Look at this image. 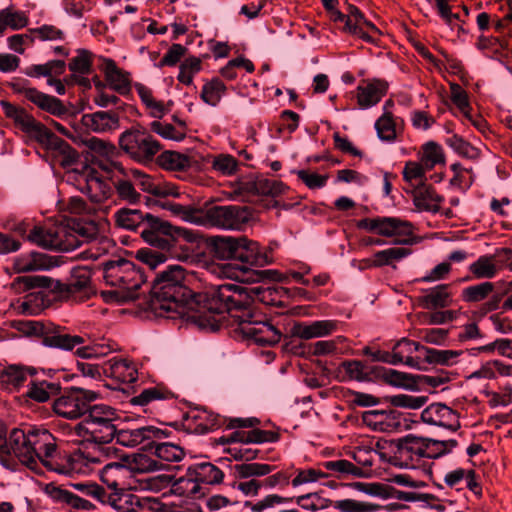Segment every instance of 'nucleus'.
Listing matches in <instances>:
<instances>
[{"label":"nucleus","mask_w":512,"mask_h":512,"mask_svg":"<svg viewBox=\"0 0 512 512\" xmlns=\"http://www.w3.org/2000/svg\"><path fill=\"white\" fill-rule=\"evenodd\" d=\"M185 273L179 265L169 266L154 280L152 309L161 317L181 318L194 323L201 329L215 328L217 318L206 307L208 295L217 287H212L197 299L185 300L188 290L184 286Z\"/></svg>","instance_id":"1"},{"label":"nucleus","mask_w":512,"mask_h":512,"mask_svg":"<svg viewBox=\"0 0 512 512\" xmlns=\"http://www.w3.org/2000/svg\"><path fill=\"white\" fill-rule=\"evenodd\" d=\"M248 298L241 288L233 284H222L211 291L207 297L206 307L217 318L216 331L226 319L235 331L259 345H274L280 341L281 333L270 323L256 319L252 309L247 306Z\"/></svg>","instance_id":"2"},{"label":"nucleus","mask_w":512,"mask_h":512,"mask_svg":"<svg viewBox=\"0 0 512 512\" xmlns=\"http://www.w3.org/2000/svg\"><path fill=\"white\" fill-rule=\"evenodd\" d=\"M104 281L111 290L101 293L108 303H126L139 296V289L145 283L143 273L128 260L107 262L104 266Z\"/></svg>","instance_id":"3"},{"label":"nucleus","mask_w":512,"mask_h":512,"mask_svg":"<svg viewBox=\"0 0 512 512\" xmlns=\"http://www.w3.org/2000/svg\"><path fill=\"white\" fill-rule=\"evenodd\" d=\"M456 446L457 441L454 439L435 440L408 434L398 440L396 454L401 467L418 469L422 467L423 459L439 458Z\"/></svg>","instance_id":"4"},{"label":"nucleus","mask_w":512,"mask_h":512,"mask_svg":"<svg viewBox=\"0 0 512 512\" xmlns=\"http://www.w3.org/2000/svg\"><path fill=\"white\" fill-rule=\"evenodd\" d=\"M236 260L242 265L224 264L219 271L213 270L220 277L235 279L241 282H256L259 274L250 270L248 266L263 267L273 262L271 253L262 248L258 242L241 236V244Z\"/></svg>","instance_id":"5"},{"label":"nucleus","mask_w":512,"mask_h":512,"mask_svg":"<svg viewBox=\"0 0 512 512\" xmlns=\"http://www.w3.org/2000/svg\"><path fill=\"white\" fill-rule=\"evenodd\" d=\"M117 419L115 409L107 405H93L85 418L75 426L77 435L86 441L108 443L115 437Z\"/></svg>","instance_id":"6"},{"label":"nucleus","mask_w":512,"mask_h":512,"mask_svg":"<svg viewBox=\"0 0 512 512\" xmlns=\"http://www.w3.org/2000/svg\"><path fill=\"white\" fill-rule=\"evenodd\" d=\"M147 227L141 231V236L146 243L162 250L170 249L172 244L170 237L174 241L183 240L187 243H195L198 240V234L187 228L173 226L167 221L152 215H145Z\"/></svg>","instance_id":"7"},{"label":"nucleus","mask_w":512,"mask_h":512,"mask_svg":"<svg viewBox=\"0 0 512 512\" xmlns=\"http://www.w3.org/2000/svg\"><path fill=\"white\" fill-rule=\"evenodd\" d=\"M357 227L383 237L393 238L395 244L412 245L417 242L413 224L401 218H365L357 223Z\"/></svg>","instance_id":"8"},{"label":"nucleus","mask_w":512,"mask_h":512,"mask_svg":"<svg viewBox=\"0 0 512 512\" xmlns=\"http://www.w3.org/2000/svg\"><path fill=\"white\" fill-rule=\"evenodd\" d=\"M250 208L240 205L213 206L202 212L200 226H210L226 231H241L252 220Z\"/></svg>","instance_id":"9"},{"label":"nucleus","mask_w":512,"mask_h":512,"mask_svg":"<svg viewBox=\"0 0 512 512\" xmlns=\"http://www.w3.org/2000/svg\"><path fill=\"white\" fill-rule=\"evenodd\" d=\"M120 148L137 162L150 161L160 151V143L146 130L132 128L119 137Z\"/></svg>","instance_id":"10"},{"label":"nucleus","mask_w":512,"mask_h":512,"mask_svg":"<svg viewBox=\"0 0 512 512\" xmlns=\"http://www.w3.org/2000/svg\"><path fill=\"white\" fill-rule=\"evenodd\" d=\"M188 478L179 479L173 486L174 492L186 497H197L200 483L218 484L223 480V472L209 462L197 463L188 469Z\"/></svg>","instance_id":"11"},{"label":"nucleus","mask_w":512,"mask_h":512,"mask_svg":"<svg viewBox=\"0 0 512 512\" xmlns=\"http://www.w3.org/2000/svg\"><path fill=\"white\" fill-rule=\"evenodd\" d=\"M88 494L100 503L110 505L121 512H139L147 508L151 509L152 504H157V501L150 497H140L132 493H115L112 490L107 492L98 485L89 486Z\"/></svg>","instance_id":"12"},{"label":"nucleus","mask_w":512,"mask_h":512,"mask_svg":"<svg viewBox=\"0 0 512 512\" xmlns=\"http://www.w3.org/2000/svg\"><path fill=\"white\" fill-rule=\"evenodd\" d=\"M66 177L68 182L75 184L77 189L86 194L92 202H103L112 194L109 183L98 177L97 173L87 165L80 171L77 169L68 171Z\"/></svg>","instance_id":"13"},{"label":"nucleus","mask_w":512,"mask_h":512,"mask_svg":"<svg viewBox=\"0 0 512 512\" xmlns=\"http://www.w3.org/2000/svg\"><path fill=\"white\" fill-rule=\"evenodd\" d=\"M28 240L40 247L61 251H71L80 246V241L74 231L65 226L53 228L36 226L29 234Z\"/></svg>","instance_id":"14"},{"label":"nucleus","mask_w":512,"mask_h":512,"mask_svg":"<svg viewBox=\"0 0 512 512\" xmlns=\"http://www.w3.org/2000/svg\"><path fill=\"white\" fill-rule=\"evenodd\" d=\"M34 450L35 470L38 463H42L49 470L65 473L64 470L57 469L53 464L56 454V442L54 436L46 429H30V441H28Z\"/></svg>","instance_id":"15"},{"label":"nucleus","mask_w":512,"mask_h":512,"mask_svg":"<svg viewBox=\"0 0 512 512\" xmlns=\"http://www.w3.org/2000/svg\"><path fill=\"white\" fill-rule=\"evenodd\" d=\"M100 479L109 490L115 493H128L134 488V475H131L127 464L111 462L100 471Z\"/></svg>","instance_id":"16"},{"label":"nucleus","mask_w":512,"mask_h":512,"mask_svg":"<svg viewBox=\"0 0 512 512\" xmlns=\"http://www.w3.org/2000/svg\"><path fill=\"white\" fill-rule=\"evenodd\" d=\"M30 441V429L24 431L22 429H13L9 435L6 453L15 459L17 466L25 465L31 470H35L34 450Z\"/></svg>","instance_id":"17"},{"label":"nucleus","mask_w":512,"mask_h":512,"mask_svg":"<svg viewBox=\"0 0 512 512\" xmlns=\"http://www.w3.org/2000/svg\"><path fill=\"white\" fill-rule=\"evenodd\" d=\"M74 233L77 238L78 236L82 238V240H79L80 245L84 241L90 243V247L84 252L86 254V258L98 259L115 249V243L113 240L105 236H98L97 228L94 223H87L83 226H79Z\"/></svg>","instance_id":"18"},{"label":"nucleus","mask_w":512,"mask_h":512,"mask_svg":"<svg viewBox=\"0 0 512 512\" xmlns=\"http://www.w3.org/2000/svg\"><path fill=\"white\" fill-rule=\"evenodd\" d=\"M421 419L426 424L443 427L452 431L460 428L457 412L441 403H434L426 407L421 413Z\"/></svg>","instance_id":"19"},{"label":"nucleus","mask_w":512,"mask_h":512,"mask_svg":"<svg viewBox=\"0 0 512 512\" xmlns=\"http://www.w3.org/2000/svg\"><path fill=\"white\" fill-rule=\"evenodd\" d=\"M126 176L132 179L134 184L146 193L160 197L180 196L178 187L174 184L155 180L138 169H131Z\"/></svg>","instance_id":"20"},{"label":"nucleus","mask_w":512,"mask_h":512,"mask_svg":"<svg viewBox=\"0 0 512 512\" xmlns=\"http://www.w3.org/2000/svg\"><path fill=\"white\" fill-rule=\"evenodd\" d=\"M55 288L60 291H65L68 296L75 300L83 301L90 297L93 293L91 287V272L85 267H78L73 269L71 280L68 284H61L57 282Z\"/></svg>","instance_id":"21"},{"label":"nucleus","mask_w":512,"mask_h":512,"mask_svg":"<svg viewBox=\"0 0 512 512\" xmlns=\"http://www.w3.org/2000/svg\"><path fill=\"white\" fill-rule=\"evenodd\" d=\"M99 69L105 77L107 85L115 92L125 95L131 89L130 74L120 69L114 60L100 57Z\"/></svg>","instance_id":"22"},{"label":"nucleus","mask_w":512,"mask_h":512,"mask_svg":"<svg viewBox=\"0 0 512 512\" xmlns=\"http://www.w3.org/2000/svg\"><path fill=\"white\" fill-rule=\"evenodd\" d=\"M82 125L89 131L102 134L113 133L120 128L119 115L113 111H96L84 114Z\"/></svg>","instance_id":"23"},{"label":"nucleus","mask_w":512,"mask_h":512,"mask_svg":"<svg viewBox=\"0 0 512 512\" xmlns=\"http://www.w3.org/2000/svg\"><path fill=\"white\" fill-rule=\"evenodd\" d=\"M164 432L154 426H143L135 429L116 430V442L125 447H136L145 441H153L162 438Z\"/></svg>","instance_id":"24"},{"label":"nucleus","mask_w":512,"mask_h":512,"mask_svg":"<svg viewBox=\"0 0 512 512\" xmlns=\"http://www.w3.org/2000/svg\"><path fill=\"white\" fill-rule=\"evenodd\" d=\"M388 83L381 79L362 81L357 87V101L362 109L375 106L387 93Z\"/></svg>","instance_id":"25"},{"label":"nucleus","mask_w":512,"mask_h":512,"mask_svg":"<svg viewBox=\"0 0 512 512\" xmlns=\"http://www.w3.org/2000/svg\"><path fill=\"white\" fill-rule=\"evenodd\" d=\"M34 368L10 365L0 371V388L7 392L18 391L32 378Z\"/></svg>","instance_id":"26"},{"label":"nucleus","mask_w":512,"mask_h":512,"mask_svg":"<svg viewBox=\"0 0 512 512\" xmlns=\"http://www.w3.org/2000/svg\"><path fill=\"white\" fill-rule=\"evenodd\" d=\"M364 423L375 431L390 433L400 427L398 414L394 410H371L363 415Z\"/></svg>","instance_id":"27"},{"label":"nucleus","mask_w":512,"mask_h":512,"mask_svg":"<svg viewBox=\"0 0 512 512\" xmlns=\"http://www.w3.org/2000/svg\"><path fill=\"white\" fill-rule=\"evenodd\" d=\"M19 92L39 109L52 115L60 116L66 113V108L62 102L53 96L45 94L33 87H22Z\"/></svg>","instance_id":"28"},{"label":"nucleus","mask_w":512,"mask_h":512,"mask_svg":"<svg viewBox=\"0 0 512 512\" xmlns=\"http://www.w3.org/2000/svg\"><path fill=\"white\" fill-rule=\"evenodd\" d=\"M419 349V343L407 339H402L394 345L391 353H385L383 357H380L379 359H381L382 362L390 363L393 365L403 363L410 367H416L417 364L412 357V354L417 352Z\"/></svg>","instance_id":"29"},{"label":"nucleus","mask_w":512,"mask_h":512,"mask_svg":"<svg viewBox=\"0 0 512 512\" xmlns=\"http://www.w3.org/2000/svg\"><path fill=\"white\" fill-rule=\"evenodd\" d=\"M135 90L145 106L146 113L150 117L156 120L161 119L171 111L172 103L170 101L164 102L157 100L153 95V91L146 85L136 83Z\"/></svg>","instance_id":"30"},{"label":"nucleus","mask_w":512,"mask_h":512,"mask_svg":"<svg viewBox=\"0 0 512 512\" xmlns=\"http://www.w3.org/2000/svg\"><path fill=\"white\" fill-rule=\"evenodd\" d=\"M68 68L72 73V77L81 85L89 86L90 82L86 75L92 73L93 54L86 49L76 50V54L70 59Z\"/></svg>","instance_id":"31"},{"label":"nucleus","mask_w":512,"mask_h":512,"mask_svg":"<svg viewBox=\"0 0 512 512\" xmlns=\"http://www.w3.org/2000/svg\"><path fill=\"white\" fill-rule=\"evenodd\" d=\"M412 251L405 247H390L374 253L371 257L363 260V264L367 268H376L383 266H394L409 256Z\"/></svg>","instance_id":"32"},{"label":"nucleus","mask_w":512,"mask_h":512,"mask_svg":"<svg viewBox=\"0 0 512 512\" xmlns=\"http://www.w3.org/2000/svg\"><path fill=\"white\" fill-rule=\"evenodd\" d=\"M53 409L59 416L76 419L86 411V403L73 391L55 400Z\"/></svg>","instance_id":"33"},{"label":"nucleus","mask_w":512,"mask_h":512,"mask_svg":"<svg viewBox=\"0 0 512 512\" xmlns=\"http://www.w3.org/2000/svg\"><path fill=\"white\" fill-rule=\"evenodd\" d=\"M413 203L420 211L436 213L439 211L444 198L436 191L425 184L417 186L413 192Z\"/></svg>","instance_id":"34"},{"label":"nucleus","mask_w":512,"mask_h":512,"mask_svg":"<svg viewBox=\"0 0 512 512\" xmlns=\"http://www.w3.org/2000/svg\"><path fill=\"white\" fill-rule=\"evenodd\" d=\"M104 373L121 383H132L137 379V369L135 365L127 359H110L105 364Z\"/></svg>","instance_id":"35"},{"label":"nucleus","mask_w":512,"mask_h":512,"mask_svg":"<svg viewBox=\"0 0 512 512\" xmlns=\"http://www.w3.org/2000/svg\"><path fill=\"white\" fill-rule=\"evenodd\" d=\"M211 171L221 177H233L238 174L241 162L228 153H216L207 156Z\"/></svg>","instance_id":"36"},{"label":"nucleus","mask_w":512,"mask_h":512,"mask_svg":"<svg viewBox=\"0 0 512 512\" xmlns=\"http://www.w3.org/2000/svg\"><path fill=\"white\" fill-rule=\"evenodd\" d=\"M241 244V236H216L211 239L214 256L220 260H236Z\"/></svg>","instance_id":"37"},{"label":"nucleus","mask_w":512,"mask_h":512,"mask_svg":"<svg viewBox=\"0 0 512 512\" xmlns=\"http://www.w3.org/2000/svg\"><path fill=\"white\" fill-rule=\"evenodd\" d=\"M52 266L51 259L46 254L38 252L21 255L14 260V269L17 272L48 270Z\"/></svg>","instance_id":"38"},{"label":"nucleus","mask_w":512,"mask_h":512,"mask_svg":"<svg viewBox=\"0 0 512 512\" xmlns=\"http://www.w3.org/2000/svg\"><path fill=\"white\" fill-rule=\"evenodd\" d=\"M337 329V322L333 320H318L296 327V334L301 339L320 338L332 334Z\"/></svg>","instance_id":"39"},{"label":"nucleus","mask_w":512,"mask_h":512,"mask_svg":"<svg viewBox=\"0 0 512 512\" xmlns=\"http://www.w3.org/2000/svg\"><path fill=\"white\" fill-rule=\"evenodd\" d=\"M371 369L361 361L352 360L343 362L337 369V377L341 381H366L369 379Z\"/></svg>","instance_id":"40"},{"label":"nucleus","mask_w":512,"mask_h":512,"mask_svg":"<svg viewBox=\"0 0 512 512\" xmlns=\"http://www.w3.org/2000/svg\"><path fill=\"white\" fill-rule=\"evenodd\" d=\"M43 344L50 348H58L66 351H71L75 347L84 344V338L78 335H70L62 333L59 330H49L48 335H45V339L42 340Z\"/></svg>","instance_id":"41"},{"label":"nucleus","mask_w":512,"mask_h":512,"mask_svg":"<svg viewBox=\"0 0 512 512\" xmlns=\"http://www.w3.org/2000/svg\"><path fill=\"white\" fill-rule=\"evenodd\" d=\"M468 271L474 279H492L498 274L499 265L494 256L482 255L469 265Z\"/></svg>","instance_id":"42"},{"label":"nucleus","mask_w":512,"mask_h":512,"mask_svg":"<svg viewBox=\"0 0 512 512\" xmlns=\"http://www.w3.org/2000/svg\"><path fill=\"white\" fill-rule=\"evenodd\" d=\"M131 475L134 473H149L160 470L162 465L151 456L143 453H133L125 457Z\"/></svg>","instance_id":"43"},{"label":"nucleus","mask_w":512,"mask_h":512,"mask_svg":"<svg viewBox=\"0 0 512 512\" xmlns=\"http://www.w3.org/2000/svg\"><path fill=\"white\" fill-rule=\"evenodd\" d=\"M321 465L323 468L330 471L331 476H335L337 478H345L347 476H364V471L362 468L357 467L346 459L325 461Z\"/></svg>","instance_id":"44"},{"label":"nucleus","mask_w":512,"mask_h":512,"mask_svg":"<svg viewBox=\"0 0 512 512\" xmlns=\"http://www.w3.org/2000/svg\"><path fill=\"white\" fill-rule=\"evenodd\" d=\"M19 128L41 144H50L52 142L53 134L30 114Z\"/></svg>","instance_id":"45"},{"label":"nucleus","mask_w":512,"mask_h":512,"mask_svg":"<svg viewBox=\"0 0 512 512\" xmlns=\"http://www.w3.org/2000/svg\"><path fill=\"white\" fill-rule=\"evenodd\" d=\"M150 450L160 460L166 462H179L183 459L184 450L173 443H156L154 440L150 443Z\"/></svg>","instance_id":"46"},{"label":"nucleus","mask_w":512,"mask_h":512,"mask_svg":"<svg viewBox=\"0 0 512 512\" xmlns=\"http://www.w3.org/2000/svg\"><path fill=\"white\" fill-rule=\"evenodd\" d=\"M159 162L164 169L171 171H185L192 165L190 156L176 151L163 152L159 157Z\"/></svg>","instance_id":"47"},{"label":"nucleus","mask_w":512,"mask_h":512,"mask_svg":"<svg viewBox=\"0 0 512 512\" xmlns=\"http://www.w3.org/2000/svg\"><path fill=\"white\" fill-rule=\"evenodd\" d=\"M428 171L438 164H444L445 156L442 147L435 142H428L423 145L418 160Z\"/></svg>","instance_id":"48"},{"label":"nucleus","mask_w":512,"mask_h":512,"mask_svg":"<svg viewBox=\"0 0 512 512\" xmlns=\"http://www.w3.org/2000/svg\"><path fill=\"white\" fill-rule=\"evenodd\" d=\"M58 385L48 381H33L32 378L28 383L27 397L37 402H46L50 397L56 394Z\"/></svg>","instance_id":"49"},{"label":"nucleus","mask_w":512,"mask_h":512,"mask_svg":"<svg viewBox=\"0 0 512 512\" xmlns=\"http://www.w3.org/2000/svg\"><path fill=\"white\" fill-rule=\"evenodd\" d=\"M28 24V17L25 12L14 11L6 8L0 11V36L7 28L18 30Z\"/></svg>","instance_id":"50"},{"label":"nucleus","mask_w":512,"mask_h":512,"mask_svg":"<svg viewBox=\"0 0 512 512\" xmlns=\"http://www.w3.org/2000/svg\"><path fill=\"white\" fill-rule=\"evenodd\" d=\"M226 91V86L218 78H214L211 81L206 82L201 90L200 98L207 105L216 107Z\"/></svg>","instance_id":"51"},{"label":"nucleus","mask_w":512,"mask_h":512,"mask_svg":"<svg viewBox=\"0 0 512 512\" xmlns=\"http://www.w3.org/2000/svg\"><path fill=\"white\" fill-rule=\"evenodd\" d=\"M88 148L94 153L95 157L102 158L111 165H116L114 159L116 158L118 151L116 146L106 140L92 137L87 142Z\"/></svg>","instance_id":"52"},{"label":"nucleus","mask_w":512,"mask_h":512,"mask_svg":"<svg viewBox=\"0 0 512 512\" xmlns=\"http://www.w3.org/2000/svg\"><path fill=\"white\" fill-rule=\"evenodd\" d=\"M495 284L489 281L481 282L468 286L462 290V298L468 303H477L485 299L494 292Z\"/></svg>","instance_id":"53"},{"label":"nucleus","mask_w":512,"mask_h":512,"mask_svg":"<svg viewBox=\"0 0 512 512\" xmlns=\"http://www.w3.org/2000/svg\"><path fill=\"white\" fill-rule=\"evenodd\" d=\"M375 130L381 141L392 143L396 140V124L392 112H383L375 122Z\"/></svg>","instance_id":"54"},{"label":"nucleus","mask_w":512,"mask_h":512,"mask_svg":"<svg viewBox=\"0 0 512 512\" xmlns=\"http://www.w3.org/2000/svg\"><path fill=\"white\" fill-rule=\"evenodd\" d=\"M333 507L340 512H377L381 505L351 498L336 500Z\"/></svg>","instance_id":"55"},{"label":"nucleus","mask_w":512,"mask_h":512,"mask_svg":"<svg viewBox=\"0 0 512 512\" xmlns=\"http://www.w3.org/2000/svg\"><path fill=\"white\" fill-rule=\"evenodd\" d=\"M422 305L426 309L444 308L450 305L451 299L446 291V286L441 285L431 289L421 299Z\"/></svg>","instance_id":"56"},{"label":"nucleus","mask_w":512,"mask_h":512,"mask_svg":"<svg viewBox=\"0 0 512 512\" xmlns=\"http://www.w3.org/2000/svg\"><path fill=\"white\" fill-rule=\"evenodd\" d=\"M201 69L202 61L200 58L196 56L187 57L179 66L177 80L186 86H190L193 84L194 77Z\"/></svg>","instance_id":"57"},{"label":"nucleus","mask_w":512,"mask_h":512,"mask_svg":"<svg viewBox=\"0 0 512 512\" xmlns=\"http://www.w3.org/2000/svg\"><path fill=\"white\" fill-rule=\"evenodd\" d=\"M267 441V433L261 430H252L248 432L234 431L227 437L219 438V443H263Z\"/></svg>","instance_id":"58"},{"label":"nucleus","mask_w":512,"mask_h":512,"mask_svg":"<svg viewBox=\"0 0 512 512\" xmlns=\"http://www.w3.org/2000/svg\"><path fill=\"white\" fill-rule=\"evenodd\" d=\"M160 119L154 120L150 123V130L163 139L180 142L185 136V130L183 128H176L170 123L159 121Z\"/></svg>","instance_id":"59"},{"label":"nucleus","mask_w":512,"mask_h":512,"mask_svg":"<svg viewBox=\"0 0 512 512\" xmlns=\"http://www.w3.org/2000/svg\"><path fill=\"white\" fill-rule=\"evenodd\" d=\"M115 221L118 226L124 229L135 230L145 221V216L139 210L124 208L115 213Z\"/></svg>","instance_id":"60"},{"label":"nucleus","mask_w":512,"mask_h":512,"mask_svg":"<svg viewBox=\"0 0 512 512\" xmlns=\"http://www.w3.org/2000/svg\"><path fill=\"white\" fill-rule=\"evenodd\" d=\"M427 172L428 170L419 161L410 160L405 163L402 175L407 183L419 186L425 184Z\"/></svg>","instance_id":"61"},{"label":"nucleus","mask_w":512,"mask_h":512,"mask_svg":"<svg viewBox=\"0 0 512 512\" xmlns=\"http://www.w3.org/2000/svg\"><path fill=\"white\" fill-rule=\"evenodd\" d=\"M327 477H328V475L320 469H316V468H312V467L299 468V469L295 470V476L291 480V485L294 488H297V487H300L303 485L316 483V482H318L324 478H327Z\"/></svg>","instance_id":"62"},{"label":"nucleus","mask_w":512,"mask_h":512,"mask_svg":"<svg viewBox=\"0 0 512 512\" xmlns=\"http://www.w3.org/2000/svg\"><path fill=\"white\" fill-rule=\"evenodd\" d=\"M462 351L426 349L425 358L429 363L452 366L458 363Z\"/></svg>","instance_id":"63"},{"label":"nucleus","mask_w":512,"mask_h":512,"mask_svg":"<svg viewBox=\"0 0 512 512\" xmlns=\"http://www.w3.org/2000/svg\"><path fill=\"white\" fill-rule=\"evenodd\" d=\"M163 207L169 210L174 216L180 218L183 221L195 225H200V223H203L202 212L197 209L175 203H167L163 205Z\"/></svg>","instance_id":"64"}]
</instances>
